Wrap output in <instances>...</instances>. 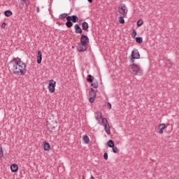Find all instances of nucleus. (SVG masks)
Wrapping results in <instances>:
<instances>
[{
	"label": "nucleus",
	"mask_w": 179,
	"mask_h": 179,
	"mask_svg": "<svg viewBox=\"0 0 179 179\" xmlns=\"http://www.w3.org/2000/svg\"><path fill=\"white\" fill-rule=\"evenodd\" d=\"M10 72L17 76H24L27 72V66L20 58H14L8 64Z\"/></svg>",
	"instance_id": "1"
},
{
	"label": "nucleus",
	"mask_w": 179,
	"mask_h": 179,
	"mask_svg": "<svg viewBox=\"0 0 179 179\" xmlns=\"http://www.w3.org/2000/svg\"><path fill=\"white\" fill-rule=\"evenodd\" d=\"M90 43L89 37L85 34L81 35L80 43L77 46V50L79 52H85L87 51V44Z\"/></svg>",
	"instance_id": "2"
},
{
	"label": "nucleus",
	"mask_w": 179,
	"mask_h": 179,
	"mask_svg": "<svg viewBox=\"0 0 179 179\" xmlns=\"http://www.w3.org/2000/svg\"><path fill=\"white\" fill-rule=\"evenodd\" d=\"M129 69L131 73H132V75H134L135 76H141V75L143 73V70H142L141 66L135 63H133L131 65H130Z\"/></svg>",
	"instance_id": "3"
},
{
	"label": "nucleus",
	"mask_w": 179,
	"mask_h": 179,
	"mask_svg": "<svg viewBox=\"0 0 179 179\" xmlns=\"http://www.w3.org/2000/svg\"><path fill=\"white\" fill-rule=\"evenodd\" d=\"M66 26L69 29H71L72 26H73V23H78L79 22V17H78V15H69L66 17Z\"/></svg>",
	"instance_id": "4"
},
{
	"label": "nucleus",
	"mask_w": 179,
	"mask_h": 179,
	"mask_svg": "<svg viewBox=\"0 0 179 179\" xmlns=\"http://www.w3.org/2000/svg\"><path fill=\"white\" fill-rule=\"evenodd\" d=\"M141 58V55L139 54V51L137 49H134L131 52L130 61L132 64L135 63L136 59H139Z\"/></svg>",
	"instance_id": "5"
},
{
	"label": "nucleus",
	"mask_w": 179,
	"mask_h": 179,
	"mask_svg": "<svg viewBox=\"0 0 179 179\" xmlns=\"http://www.w3.org/2000/svg\"><path fill=\"white\" fill-rule=\"evenodd\" d=\"M56 85L57 82L54 81V80H50L49 81L48 88L49 89V92H50V93H54L55 92Z\"/></svg>",
	"instance_id": "6"
},
{
	"label": "nucleus",
	"mask_w": 179,
	"mask_h": 179,
	"mask_svg": "<svg viewBox=\"0 0 179 179\" xmlns=\"http://www.w3.org/2000/svg\"><path fill=\"white\" fill-rule=\"evenodd\" d=\"M29 5L27 4V0H21L20 3V9H22V10H27Z\"/></svg>",
	"instance_id": "7"
},
{
	"label": "nucleus",
	"mask_w": 179,
	"mask_h": 179,
	"mask_svg": "<svg viewBox=\"0 0 179 179\" xmlns=\"http://www.w3.org/2000/svg\"><path fill=\"white\" fill-rule=\"evenodd\" d=\"M120 13L122 15H127L128 13V10H127V6H125V4H120L119 6Z\"/></svg>",
	"instance_id": "8"
},
{
	"label": "nucleus",
	"mask_w": 179,
	"mask_h": 179,
	"mask_svg": "<svg viewBox=\"0 0 179 179\" xmlns=\"http://www.w3.org/2000/svg\"><path fill=\"white\" fill-rule=\"evenodd\" d=\"M89 96H90V99H89L90 103H94V101L96 100V92H89Z\"/></svg>",
	"instance_id": "9"
},
{
	"label": "nucleus",
	"mask_w": 179,
	"mask_h": 179,
	"mask_svg": "<svg viewBox=\"0 0 179 179\" xmlns=\"http://www.w3.org/2000/svg\"><path fill=\"white\" fill-rule=\"evenodd\" d=\"M103 127L107 135H110L111 131L110 130V123H108V121H106Z\"/></svg>",
	"instance_id": "10"
},
{
	"label": "nucleus",
	"mask_w": 179,
	"mask_h": 179,
	"mask_svg": "<svg viewBox=\"0 0 179 179\" xmlns=\"http://www.w3.org/2000/svg\"><path fill=\"white\" fill-rule=\"evenodd\" d=\"M74 28L76 34H82V33H83L82 28H80V26H79L78 24H76Z\"/></svg>",
	"instance_id": "11"
},
{
	"label": "nucleus",
	"mask_w": 179,
	"mask_h": 179,
	"mask_svg": "<svg viewBox=\"0 0 179 179\" xmlns=\"http://www.w3.org/2000/svg\"><path fill=\"white\" fill-rule=\"evenodd\" d=\"M42 60H43V53L39 50L38 51V55H37V64H41Z\"/></svg>",
	"instance_id": "12"
},
{
	"label": "nucleus",
	"mask_w": 179,
	"mask_h": 179,
	"mask_svg": "<svg viewBox=\"0 0 179 179\" xmlns=\"http://www.w3.org/2000/svg\"><path fill=\"white\" fill-rule=\"evenodd\" d=\"M10 170L12 173H16L19 170V166L16 164H13L10 166Z\"/></svg>",
	"instance_id": "13"
},
{
	"label": "nucleus",
	"mask_w": 179,
	"mask_h": 179,
	"mask_svg": "<svg viewBox=\"0 0 179 179\" xmlns=\"http://www.w3.org/2000/svg\"><path fill=\"white\" fill-rule=\"evenodd\" d=\"M82 27L84 31H89V24L87 22L82 23Z\"/></svg>",
	"instance_id": "14"
},
{
	"label": "nucleus",
	"mask_w": 179,
	"mask_h": 179,
	"mask_svg": "<svg viewBox=\"0 0 179 179\" xmlns=\"http://www.w3.org/2000/svg\"><path fill=\"white\" fill-rule=\"evenodd\" d=\"M103 118V114L101 112H96V120L97 121H100V119Z\"/></svg>",
	"instance_id": "15"
},
{
	"label": "nucleus",
	"mask_w": 179,
	"mask_h": 179,
	"mask_svg": "<svg viewBox=\"0 0 179 179\" xmlns=\"http://www.w3.org/2000/svg\"><path fill=\"white\" fill-rule=\"evenodd\" d=\"M43 149L44 150H50L51 149V145H50V143H45L43 145Z\"/></svg>",
	"instance_id": "16"
},
{
	"label": "nucleus",
	"mask_w": 179,
	"mask_h": 179,
	"mask_svg": "<svg viewBox=\"0 0 179 179\" xmlns=\"http://www.w3.org/2000/svg\"><path fill=\"white\" fill-rule=\"evenodd\" d=\"M4 15L5 16H6V17H10V16H12L13 15V13H12V11L7 10L4 12Z\"/></svg>",
	"instance_id": "17"
},
{
	"label": "nucleus",
	"mask_w": 179,
	"mask_h": 179,
	"mask_svg": "<svg viewBox=\"0 0 179 179\" xmlns=\"http://www.w3.org/2000/svg\"><path fill=\"white\" fill-rule=\"evenodd\" d=\"M93 79H94V77L92 76V75H88L87 80L89 82V83H93Z\"/></svg>",
	"instance_id": "18"
},
{
	"label": "nucleus",
	"mask_w": 179,
	"mask_h": 179,
	"mask_svg": "<svg viewBox=\"0 0 179 179\" xmlns=\"http://www.w3.org/2000/svg\"><path fill=\"white\" fill-rule=\"evenodd\" d=\"M108 146L109 148H114V146H115V144H114V141L113 140H109L108 141Z\"/></svg>",
	"instance_id": "19"
},
{
	"label": "nucleus",
	"mask_w": 179,
	"mask_h": 179,
	"mask_svg": "<svg viewBox=\"0 0 179 179\" xmlns=\"http://www.w3.org/2000/svg\"><path fill=\"white\" fill-rule=\"evenodd\" d=\"M136 41L138 44H142V43H143V38H142V37H136Z\"/></svg>",
	"instance_id": "20"
},
{
	"label": "nucleus",
	"mask_w": 179,
	"mask_h": 179,
	"mask_svg": "<svg viewBox=\"0 0 179 179\" xmlns=\"http://www.w3.org/2000/svg\"><path fill=\"white\" fill-rule=\"evenodd\" d=\"M83 141L85 143H90V138H89V136H87V135H85L83 137Z\"/></svg>",
	"instance_id": "21"
},
{
	"label": "nucleus",
	"mask_w": 179,
	"mask_h": 179,
	"mask_svg": "<svg viewBox=\"0 0 179 179\" xmlns=\"http://www.w3.org/2000/svg\"><path fill=\"white\" fill-rule=\"evenodd\" d=\"M65 17H66H66H68V13H66L60 14L59 16V19H65Z\"/></svg>",
	"instance_id": "22"
},
{
	"label": "nucleus",
	"mask_w": 179,
	"mask_h": 179,
	"mask_svg": "<svg viewBox=\"0 0 179 179\" xmlns=\"http://www.w3.org/2000/svg\"><path fill=\"white\" fill-rule=\"evenodd\" d=\"M119 23H120V24H124V23H125V20H124V17H119Z\"/></svg>",
	"instance_id": "23"
},
{
	"label": "nucleus",
	"mask_w": 179,
	"mask_h": 179,
	"mask_svg": "<svg viewBox=\"0 0 179 179\" xmlns=\"http://www.w3.org/2000/svg\"><path fill=\"white\" fill-rule=\"evenodd\" d=\"M142 24H143V20L140 19V20L137 22V26H138V27H141V26H142Z\"/></svg>",
	"instance_id": "24"
},
{
	"label": "nucleus",
	"mask_w": 179,
	"mask_h": 179,
	"mask_svg": "<svg viewBox=\"0 0 179 179\" xmlns=\"http://www.w3.org/2000/svg\"><path fill=\"white\" fill-rule=\"evenodd\" d=\"M91 86H92V87H94V89H97V87H99V83L94 82L91 84Z\"/></svg>",
	"instance_id": "25"
},
{
	"label": "nucleus",
	"mask_w": 179,
	"mask_h": 179,
	"mask_svg": "<svg viewBox=\"0 0 179 179\" xmlns=\"http://www.w3.org/2000/svg\"><path fill=\"white\" fill-rule=\"evenodd\" d=\"M101 122H102V124H103V125L104 127V124H107V121H108V120H107V119L105 118V117H102V118H101Z\"/></svg>",
	"instance_id": "26"
},
{
	"label": "nucleus",
	"mask_w": 179,
	"mask_h": 179,
	"mask_svg": "<svg viewBox=\"0 0 179 179\" xmlns=\"http://www.w3.org/2000/svg\"><path fill=\"white\" fill-rule=\"evenodd\" d=\"M159 129H165V128H166V124H164V123H162V124H160L159 125V127H158Z\"/></svg>",
	"instance_id": "27"
},
{
	"label": "nucleus",
	"mask_w": 179,
	"mask_h": 179,
	"mask_svg": "<svg viewBox=\"0 0 179 179\" xmlns=\"http://www.w3.org/2000/svg\"><path fill=\"white\" fill-rule=\"evenodd\" d=\"M113 153H118V148L115 147V145H113L112 147Z\"/></svg>",
	"instance_id": "28"
},
{
	"label": "nucleus",
	"mask_w": 179,
	"mask_h": 179,
	"mask_svg": "<svg viewBox=\"0 0 179 179\" xmlns=\"http://www.w3.org/2000/svg\"><path fill=\"white\" fill-rule=\"evenodd\" d=\"M3 157V150H2V145L0 144V158Z\"/></svg>",
	"instance_id": "29"
},
{
	"label": "nucleus",
	"mask_w": 179,
	"mask_h": 179,
	"mask_svg": "<svg viewBox=\"0 0 179 179\" xmlns=\"http://www.w3.org/2000/svg\"><path fill=\"white\" fill-rule=\"evenodd\" d=\"M103 158L105 159V160H108V153L105 152L103 154Z\"/></svg>",
	"instance_id": "30"
},
{
	"label": "nucleus",
	"mask_w": 179,
	"mask_h": 179,
	"mask_svg": "<svg viewBox=\"0 0 179 179\" xmlns=\"http://www.w3.org/2000/svg\"><path fill=\"white\" fill-rule=\"evenodd\" d=\"M158 134H160V135H163V129H159L158 127Z\"/></svg>",
	"instance_id": "31"
},
{
	"label": "nucleus",
	"mask_w": 179,
	"mask_h": 179,
	"mask_svg": "<svg viewBox=\"0 0 179 179\" xmlns=\"http://www.w3.org/2000/svg\"><path fill=\"white\" fill-rule=\"evenodd\" d=\"M132 37H136V30L133 29Z\"/></svg>",
	"instance_id": "32"
},
{
	"label": "nucleus",
	"mask_w": 179,
	"mask_h": 179,
	"mask_svg": "<svg viewBox=\"0 0 179 179\" xmlns=\"http://www.w3.org/2000/svg\"><path fill=\"white\" fill-rule=\"evenodd\" d=\"M5 27H6V23L3 22V23L1 24V28H2V29H5Z\"/></svg>",
	"instance_id": "33"
},
{
	"label": "nucleus",
	"mask_w": 179,
	"mask_h": 179,
	"mask_svg": "<svg viewBox=\"0 0 179 179\" xmlns=\"http://www.w3.org/2000/svg\"><path fill=\"white\" fill-rule=\"evenodd\" d=\"M107 107H108L109 110H111V103L110 102L107 103Z\"/></svg>",
	"instance_id": "34"
},
{
	"label": "nucleus",
	"mask_w": 179,
	"mask_h": 179,
	"mask_svg": "<svg viewBox=\"0 0 179 179\" xmlns=\"http://www.w3.org/2000/svg\"><path fill=\"white\" fill-rule=\"evenodd\" d=\"M90 93H96V92L94 91V89H93V88H90Z\"/></svg>",
	"instance_id": "35"
},
{
	"label": "nucleus",
	"mask_w": 179,
	"mask_h": 179,
	"mask_svg": "<svg viewBox=\"0 0 179 179\" xmlns=\"http://www.w3.org/2000/svg\"><path fill=\"white\" fill-rule=\"evenodd\" d=\"M36 12H37V13H38V12H40V8L39 7L36 8Z\"/></svg>",
	"instance_id": "36"
},
{
	"label": "nucleus",
	"mask_w": 179,
	"mask_h": 179,
	"mask_svg": "<svg viewBox=\"0 0 179 179\" xmlns=\"http://www.w3.org/2000/svg\"><path fill=\"white\" fill-rule=\"evenodd\" d=\"M90 3H92L93 2V0H87Z\"/></svg>",
	"instance_id": "37"
},
{
	"label": "nucleus",
	"mask_w": 179,
	"mask_h": 179,
	"mask_svg": "<svg viewBox=\"0 0 179 179\" xmlns=\"http://www.w3.org/2000/svg\"><path fill=\"white\" fill-rule=\"evenodd\" d=\"M90 179H95V178H94V176H91Z\"/></svg>",
	"instance_id": "38"
},
{
	"label": "nucleus",
	"mask_w": 179,
	"mask_h": 179,
	"mask_svg": "<svg viewBox=\"0 0 179 179\" xmlns=\"http://www.w3.org/2000/svg\"><path fill=\"white\" fill-rule=\"evenodd\" d=\"M17 179H19V178H17Z\"/></svg>",
	"instance_id": "39"
}]
</instances>
